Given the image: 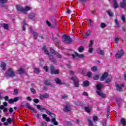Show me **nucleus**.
<instances>
[{
    "mask_svg": "<svg viewBox=\"0 0 126 126\" xmlns=\"http://www.w3.org/2000/svg\"><path fill=\"white\" fill-rule=\"evenodd\" d=\"M115 87L117 90V91H119V92H123V87H124V84H118V83H115Z\"/></svg>",
    "mask_w": 126,
    "mask_h": 126,
    "instance_id": "nucleus-8",
    "label": "nucleus"
},
{
    "mask_svg": "<svg viewBox=\"0 0 126 126\" xmlns=\"http://www.w3.org/2000/svg\"><path fill=\"white\" fill-rule=\"evenodd\" d=\"M50 52L51 53V54H54V55H57V54H58V52H57V51H55V50L52 48H50Z\"/></svg>",
    "mask_w": 126,
    "mask_h": 126,
    "instance_id": "nucleus-39",
    "label": "nucleus"
},
{
    "mask_svg": "<svg viewBox=\"0 0 126 126\" xmlns=\"http://www.w3.org/2000/svg\"><path fill=\"white\" fill-rule=\"evenodd\" d=\"M7 122L9 123V124H12V120H11V118H8L7 119Z\"/></svg>",
    "mask_w": 126,
    "mask_h": 126,
    "instance_id": "nucleus-48",
    "label": "nucleus"
},
{
    "mask_svg": "<svg viewBox=\"0 0 126 126\" xmlns=\"http://www.w3.org/2000/svg\"><path fill=\"white\" fill-rule=\"evenodd\" d=\"M30 110H31L32 111H33V112L35 113V114H36V113H37V110H36V109L33 108V107H31Z\"/></svg>",
    "mask_w": 126,
    "mask_h": 126,
    "instance_id": "nucleus-55",
    "label": "nucleus"
},
{
    "mask_svg": "<svg viewBox=\"0 0 126 126\" xmlns=\"http://www.w3.org/2000/svg\"><path fill=\"white\" fill-rule=\"evenodd\" d=\"M96 93H97V95L98 96H100V97H102V98H105L106 97V94L99 91H96Z\"/></svg>",
    "mask_w": 126,
    "mask_h": 126,
    "instance_id": "nucleus-21",
    "label": "nucleus"
},
{
    "mask_svg": "<svg viewBox=\"0 0 126 126\" xmlns=\"http://www.w3.org/2000/svg\"><path fill=\"white\" fill-rule=\"evenodd\" d=\"M36 107L37 108V109H38V110H39V111H42V110L43 111H45L46 114H47L48 115H49V116H51L52 114H53L54 113L53 112H51L50 111H49V110H48V109H47L46 108L43 107L42 108L41 107H42L40 104H38L36 105Z\"/></svg>",
    "mask_w": 126,
    "mask_h": 126,
    "instance_id": "nucleus-6",
    "label": "nucleus"
},
{
    "mask_svg": "<svg viewBox=\"0 0 126 126\" xmlns=\"http://www.w3.org/2000/svg\"><path fill=\"white\" fill-rule=\"evenodd\" d=\"M26 108H27L28 109H30V110L32 108V107L30 106V104H29V103H26L25 105Z\"/></svg>",
    "mask_w": 126,
    "mask_h": 126,
    "instance_id": "nucleus-42",
    "label": "nucleus"
},
{
    "mask_svg": "<svg viewBox=\"0 0 126 126\" xmlns=\"http://www.w3.org/2000/svg\"><path fill=\"white\" fill-rule=\"evenodd\" d=\"M71 80H72L74 82V85L75 87H79V80L75 78L74 77H72L70 78Z\"/></svg>",
    "mask_w": 126,
    "mask_h": 126,
    "instance_id": "nucleus-9",
    "label": "nucleus"
},
{
    "mask_svg": "<svg viewBox=\"0 0 126 126\" xmlns=\"http://www.w3.org/2000/svg\"><path fill=\"white\" fill-rule=\"evenodd\" d=\"M31 92H32V94H36V90H35V89L32 88L30 89Z\"/></svg>",
    "mask_w": 126,
    "mask_h": 126,
    "instance_id": "nucleus-40",
    "label": "nucleus"
},
{
    "mask_svg": "<svg viewBox=\"0 0 126 126\" xmlns=\"http://www.w3.org/2000/svg\"><path fill=\"white\" fill-rule=\"evenodd\" d=\"M43 69L45 72H48L49 71V68H48V66H44L43 67Z\"/></svg>",
    "mask_w": 126,
    "mask_h": 126,
    "instance_id": "nucleus-43",
    "label": "nucleus"
},
{
    "mask_svg": "<svg viewBox=\"0 0 126 126\" xmlns=\"http://www.w3.org/2000/svg\"><path fill=\"white\" fill-rule=\"evenodd\" d=\"M17 73L19 74H23L25 73V70L23 68H20L19 70H17Z\"/></svg>",
    "mask_w": 126,
    "mask_h": 126,
    "instance_id": "nucleus-19",
    "label": "nucleus"
},
{
    "mask_svg": "<svg viewBox=\"0 0 126 126\" xmlns=\"http://www.w3.org/2000/svg\"><path fill=\"white\" fill-rule=\"evenodd\" d=\"M109 76V74H108V72H105L100 77V81H104L107 77Z\"/></svg>",
    "mask_w": 126,
    "mask_h": 126,
    "instance_id": "nucleus-14",
    "label": "nucleus"
},
{
    "mask_svg": "<svg viewBox=\"0 0 126 126\" xmlns=\"http://www.w3.org/2000/svg\"><path fill=\"white\" fill-rule=\"evenodd\" d=\"M75 56L76 57H78V58H79L80 59H83V58H84V55L83 54H79L77 52L75 53Z\"/></svg>",
    "mask_w": 126,
    "mask_h": 126,
    "instance_id": "nucleus-29",
    "label": "nucleus"
},
{
    "mask_svg": "<svg viewBox=\"0 0 126 126\" xmlns=\"http://www.w3.org/2000/svg\"><path fill=\"white\" fill-rule=\"evenodd\" d=\"M42 118H43V119H47V115L43 114L42 115Z\"/></svg>",
    "mask_w": 126,
    "mask_h": 126,
    "instance_id": "nucleus-64",
    "label": "nucleus"
},
{
    "mask_svg": "<svg viewBox=\"0 0 126 126\" xmlns=\"http://www.w3.org/2000/svg\"><path fill=\"white\" fill-rule=\"evenodd\" d=\"M124 50L121 49L120 51H118V53L116 54L115 57L116 59H121L123 56H124Z\"/></svg>",
    "mask_w": 126,
    "mask_h": 126,
    "instance_id": "nucleus-11",
    "label": "nucleus"
},
{
    "mask_svg": "<svg viewBox=\"0 0 126 126\" xmlns=\"http://www.w3.org/2000/svg\"><path fill=\"white\" fill-rule=\"evenodd\" d=\"M9 112L10 114H12V112H13V108L12 107H11L9 109Z\"/></svg>",
    "mask_w": 126,
    "mask_h": 126,
    "instance_id": "nucleus-60",
    "label": "nucleus"
},
{
    "mask_svg": "<svg viewBox=\"0 0 126 126\" xmlns=\"http://www.w3.org/2000/svg\"><path fill=\"white\" fill-rule=\"evenodd\" d=\"M41 126H47V123L46 122H43L41 123Z\"/></svg>",
    "mask_w": 126,
    "mask_h": 126,
    "instance_id": "nucleus-56",
    "label": "nucleus"
},
{
    "mask_svg": "<svg viewBox=\"0 0 126 126\" xmlns=\"http://www.w3.org/2000/svg\"><path fill=\"white\" fill-rule=\"evenodd\" d=\"M16 7L18 11L22 12L26 15L27 14V11H29V10L31 9V7H30V6H26L25 8H24L23 7L20 5H17L16 6Z\"/></svg>",
    "mask_w": 126,
    "mask_h": 126,
    "instance_id": "nucleus-2",
    "label": "nucleus"
},
{
    "mask_svg": "<svg viewBox=\"0 0 126 126\" xmlns=\"http://www.w3.org/2000/svg\"><path fill=\"white\" fill-rule=\"evenodd\" d=\"M3 27L4 29H5L6 30H8L9 28V27L8 26V24H5V23L3 24Z\"/></svg>",
    "mask_w": 126,
    "mask_h": 126,
    "instance_id": "nucleus-35",
    "label": "nucleus"
},
{
    "mask_svg": "<svg viewBox=\"0 0 126 126\" xmlns=\"http://www.w3.org/2000/svg\"><path fill=\"white\" fill-rule=\"evenodd\" d=\"M85 110L87 113H90V109L88 107H85Z\"/></svg>",
    "mask_w": 126,
    "mask_h": 126,
    "instance_id": "nucleus-45",
    "label": "nucleus"
},
{
    "mask_svg": "<svg viewBox=\"0 0 126 126\" xmlns=\"http://www.w3.org/2000/svg\"><path fill=\"white\" fill-rule=\"evenodd\" d=\"M126 1H123V2L120 3V6L122 8H124V7H126Z\"/></svg>",
    "mask_w": 126,
    "mask_h": 126,
    "instance_id": "nucleus-32",
    "label": "nucleus"
},
{
    "mask_svg": "<svg viewBox=\"0 0 126 126\" xmlns=\"http://www.w3.org/2000/svg\"><path fill=\"white\" fill-rule=\"evenodd\" d=\"M4 100L6 101H8L9 104H13V103H15L16 102H18L19 101V99L21 100H23V97L22 96L16 97L14 98H11L9 99V97L8 96L6 95L4 97Z\"/></svg>",
    "mask_w": 126,
    "mask_h": 126,
    "instance_id": "nucleus-1",
    "label": "nucleus"
},
{
    "mask_svg": "<svg viewBox=\"0 0 126 126\" xmlns=\"http://www.w3.org/2000/svg\"><path fill=\"white\" fill-rule=\"evenodd\" d=\"M120 123L122 124L123 126H126V121L125 118H122L120 120Z\"/></svg>",
    "mask_w": 126,
    "mask_h": 126,
    "instance_id": "nucleus-25",
    "label": "nucleus"
},
{
    "mask_svg": "<svg viewBox=\"0 0 126 126\" xmlns=\"http://www.w3.org/2000/svg\"><path fill=\"white\" fill-rule=\"evenodd\" d=\"M33 72L36 74H39L40 73V69L37 67L34 68Z\"/></svg>",
    "mask_w": 126,
    "mask_h": 126,
    "instance_id": "nucleus-31",
    "label": "nucleus"
},
{
    "mask_svg": "<svg viewBox=\"0 0 126 126\" xmlns=\"http://www.w3.org/2000/svg\"><path fill=\"white\" fill-rule=\"evenodd\" d=\"M99 77L100 76L99 75H95L94 76L93 78L94 80H98Z\"/></svg>",
    "mask_w": 126,
    "mask_h": 126,
    "instance_id": "nucleus-38",
    "label": "nucleus"
},
{
    "mask_svg": "<svg viewBox=\"0 0 126 126\" xmlns=\"http://www.w3.org/2000/svg\"><path fill=\"white\" fill-rule=\"evenodd\" d=\"M104 87V85L102 84H99L96 85V89L97 90H101Z\"/></svg>",
    "mask_w": 126,
    "mask_h": 126,
    "instance_id": "nucleus-26",
    "label": "nucleus"
},
{
    "mask_svg": "<svg viewBox=\"0 0 126 126\" xmlns=\"http://www.w3.org/2000/svg\"><path fill=\"white\" fill-rule=\"evenodd\" d=\"M106 12L111 17H113V16H114V14H113V12H111L110 10H108L106 11Z\"/></svg>",
    "mask_w": 126,
    "mask_h": 126,
    "instance_id": "nucleus-36",
    "label": "nucleus"
},
{
    "mask_svg": "<svg viewBox=\"0 0 126 126\" xmlns=\"http://www.w3.org/2000/svg\"><path fill=\"white\" fill-rule=\"evenodd\" d=\"M78 51L79 53H83V51H84V47L83 46H80L78 49Z\"/></svg>",
    "mask_w": 126,
    "mask_h": 126,
    "instance_id": "nucleus-34",
    "label": "nucleus"
},
{
    "mask_svg": "<svg viewBox=\"0 0 126 126\" xmlns=\"http://www.w3.org/2000/svg\"><path fill=\"white\" fill-rule=\"evenodd\" d=\"M96 51L98 55H100V56H104V55H105V50H101V48L99 47L96 49Z\"/></svg>",
    "mask_w": 126,
    "mask_h": 126,
    "instance_id": "nucleus-15",
    "label": "nucleus"
},
{
    "mask_svg": "<svg viewBox=\"0 0 126 126\" xmlns=\"http://www.w3.org/2000/svg\"><path fill=\"white\" fill-rule=\"evenodd\" d=\"M100 27L103 29L105 27H107V25L105 23H102L100 25Z\"/></svg>",
    "mask_w": 126,
    "mask_h": 126,
    "instance_id": "nucleus-41",
    "label": "nucleus"
},
{
    "mask_svg": "<svg viewBox=\"0 0 126 126\" xmlns=\"http://www.w3.org/2000/svg\"><path fill=\"white\" fill-rule=\"evenodd\" d=\"M46 23L47 24V25H48V26H51V23L49 21H46Z\"/></svg>",
    "mask_w": 126,
    "mask_h": 126,
    "instance_id": "nucleus-63",
    "label": "nucleus"
},
{
    "mask_svg": "<svg viewBox=\"0 0 126 126\" xmlns=\"http://www.w3.org/2000/svg\"><path fill=\"white\" fill-rule=\"evenodd\" d=\"M91 32H90V31H89L87 32H85V34H83L84 35V38L85 39H86V38H87V37H88V36H89V35H90Z\"/></svg>",
    "mask_w": 126,
    "mask_h": 126,
    "instance_id": "nucleus-30",
    "label": "nucleus"
},
{
    "mask_svg": "<svg viewBox=\"0 0 126 126\" xmlns=\"http://www.w3.org/2000/svg\"><path fill=\"white\" fill-rule=\"evenodd\" d=\"M36 16V14H35V13H31L29 15V18L30 19H33V18H35V17Z\"/></svg>",
    "mask_w": 126,
    "mask_h": 126,
    "instance_id": "nucleus-24",
    "label": "nucleus"
},
{
    "mask_svg": "<svg viewBox=\"0 0 126 126\" xmlns=\"http://www.w3.org/2000/svg\"><path fill=\"white\" fill-rule=\"evenodd\" d=\"M91 76H92V73L91 72H89L88 73V77L90 78V77H91Z\"/></svg>",
    "mask_w": 126,
    "mask_h": 126,
    "instance_id": "nucleus-61",
    "label": "nucleus"
},
{
    "mask_svg": "<svg viewBox=\"0 0 126 126\" xmlns=\"http://www.w3.org/2000/svg\"><path fill=\"white\" fill-rule=\"evenodd\" d=\"M42 51H43L44 54L45 55H47V56H49V61L50 62H52V63H57L58 61H57L56 59H55V58L53 57L52 55H50V53H49V51H48V49H47V47L46 46H44L42 49Z\"/></svg>",
    "mask_w": 126,
    "mask_h": 126,
    "instance_id": "nucleus-3",
    "label": "nucleus"
},
{
    "mask_svg": "<svg viewBox=\"0 0 126 126\" xmlns=\"http://www.w3.org/2000/svg\"><path fill=\"white\" fill-rule=\"evenodd\" d=\"M33 101L34 103H35L36 104H38V103H39L40 102V100L38 98H34L33 100Z\"/></svg>",
    "mask_w": 126,
    "mask_h": 126,
    "instance_id": "nucleus-44",
    "label": "nucleus"
},
{
    "mask_svg": "<svg viewBox=\"0 0 126 126\" xmlns=\"http://www.w3.org/2000/svg\"><path fill=\"white\" fill-rule=\"evenodd\" d=\"M50 117H51L52 118L51 122H52V123H54V125L55 126H58L59 122H58V121H57V120H56V114L53 113V114L50 115Z\"/></svg>",
    "mask_w": 126,
    "mask_h": 126,
    "instance_id": "nucleus-10",
    "label": "nucleus"
},
{
    "mask_svg": "<svg viewBox=\"0 0 126 126\" xmlns=\"http://www.w3.org/2000/svg\"><path fill=\"white\" fill-rule=\"evenodd\" d=\"M0 66L2 70H5V69L6 68V64L4 62H1Z\"/></svg>",
    "mask_w": 126,
    "mask_h": 126,
    "instance_id": "nucleus-23",
    "label": "nucleus"
},
{
    "mask_svg": "<svg viewBox=\"0 0 126 126\" xmlns=\"http://www.w3.org/2000/svg\"><path fill=\"white\" fill-rule=\"evenodd\" d=\"M102 124L103 126H107V121L105 120L103 122H102Z\"/></svg>",
    "mask_w": 126,
    "mask_h": 126,
    "instance_id": "nucleus-57",
    "label": "nucleus"
},
{
    "mask_svg": "<svg viewBox=\"0 0 126 126\" xmlns=\"http://www.w3.org/2000/svg\"><path fill=\"white\" fill-rule=\"evenodd\" d=\"M92 45H93V40H91L90 42V44L89 45V47L90 48H91V47H92Z\"/></svg>",
    "mask_w": 126,
    "mask_h": 126,
    "instance_id": "nucleus-58",
    "label": "nucleus"
},
{
    "mask_svg": "<svg viewBox=\"0 0 126 126\" xmlns=\"http://www.w3.org/2000/svg\"><path fill=\"white\" fill-rule=\"evenodd\" d=\"M94 51V49H93V48H89V51H88V52H89V53H93Z\"/></svg>",
    "mask_w": 126,
    "mask_h": 126,
    "instance_id": "nucleus-53",
    "label": "nucleus"
},
{
    "mask_svg": "<svg viewBox=\"0 0 126 126\" xmlns=\"http://www.w3.org/2000/svg\"><path fill=\"white\" fill-rule=\"evenodd\" d=\"M32 34L33 35V37L34 38V40H37V38L39 36V34L35 32V31L32 32Z\"/></svg>",
    "mask_w": 126,
    "mask_h": 126,
    "instance_id": "nucleus-28",
    "label": "nucleus"
},
{
    "mask_svg": "<svg viewBox=\"0 0 126 126\" xmlns=\"http://www.w3.org/2000/svg\"><path fill=\"white\" fill-rule=\"evenodd\" d=\"M8 0H0V5L1 7L4 8H7V6L5 5L6 3H7Z\"/></svg>",
    "mask_w": 126,
    "mask_h": 126,
    "instance_id": "nucleus-12",
    "label": "nucleus"
},
{
    "mask_svg": "<svg viewBox=\"0 0 126 126\" xmlns=\"http://www.w3.org/2000/svg\"><path fill=\"white\" fill-rule=\"evenodd\" d=\"M110 116V106H108L107 108V117Z\"/></svg>",
    "mask_w": 126,
    "mask_h": 126,
    "instance_id": "nucleus-54",
    "label": "nucleus"
},
{
    "mask_svg": "<svg viewBox=\"0 0 126 126\" xmlns=\"http://www.w3.org/2000/svg\"><path fill=\"white\" fill-rule=\"evenodd\" d=\"M121 19L122 21H123L124 23L126 22V17L125 16V15L122 16Z\"/></svg>",
    "mask_w": 126,
    "mask_h": 126,
    "instance_id": "nucleus-47",
    "label": "nucleus"
},
{
    "mask_svg": "<svg viewBox=\"0 0 126 126\" xmlns=\"http://www.w3.org/2000/svg\"><path fill=\"white\" fill-rule=\"evenodd\" d=\"M83 87H87L88 86H89V84H90V82L88 80L84 81L83 83Z\"/></svg>",
    "mask_w": 126,
    "mask_h": 126,
    "instance_id": "nucleus-22",
    "label": "nucleus"
},
{
    "mask_svg": "<svg viewBox=\"0 0 126 126\" xmlns=\"http://www.w3.org/2000/svg\"><path fill=\"white\" fill-rule=\"evenodd\" d=\"M50 69L51 74H59V73H60V71L58 70H54L55 66H51L50 67Z\"/></svg>",
    "mask_w": 126,
    "mask_h": 126,
    "instance_id": "nucleus-13",
    "label": "nucleus"
},
{
    "mask_svg": "<svg viewBox=\"0 0 126 126\" xmlns=\"http://www.w3.org/2000/svg\"><path fill=\"white\" fill-rule=\"evenodd\" d=\"M115 22L116 24V27H117V28L120 27V24L119 23V20H118V19H115Z\"/></svg>",
    "mask_w": 126,
    "mask_h": 126,
    "instance_id": "nucleus-37",
    "label": "nucleus"
},
{
    "mask_svg": "<svg viewBox=\"0 0 126 126\" xmlns=\"http://www.w3.org/2000/svg\"><path fill=\"white\" fill-rule=\"evenodd\" d=\"M49 94L47 93L39 95V98L40 100H43L44 98H49Z\"/></svg>",
    "mask_w": 126,
    "mask_h": 126,
    "instance_id": "nucleus-16",
    "label": "nucleus"
},
{
    "mask_svg": "<svg viewBox=\"0 0 126 126\" xmlns=\"http://www.w3.org/2000/svg\"><path fill=\"white\" fill-rule=\"evenodd\" d=\"M18 90L14 89L13 95H18Z\"/></svg>",
    "mask_w": 126,
    "mask_h": 126,
    "instance_id": "nucleus-46",
    "label": "nucleus"
},
{
    "mask_svg": "<svg viewBox=\"0 0 126 126\" xmlns=\"http://www.w3.org/2000/svg\"><path fill=\"white\" fill-rule=\"evenodd\" d=\"M57 57L58 58V59H62L63 58V56L62 55L60 54L59 53L57 52Z\"/></svg>",
    "mask_w": 126,
    "mask_h": 126,
    "instance_id": "nucleus-50",
    "label": "nucleus"
},
{
    "mask_svg": "<svg viewBox=\"0 0 126 126\" xmlns=\"http://www.w3.org/2000/svg\"><path fill=\"white\" fill-rule=\"evenodd\" d=\"M93 120L94 121L97 122V121H98V117L96 116H93Z\"/></svg>",
    "mask_w": 126,
    "mask_h": 126,
    "instance_id": "nucleus-51",
    "label": "nucleus"
},
{
    "mask_svg": "<svg viewBox=\"0 0 126 126\" xmlns=\"http://www.w3.org/2000/svg\"><path fill=\"white\" fill-rule=\"evenodd\" d=\"M26 103L25 102H22L21 103L20 107H25Z\"/></svg>",
    "mask_w": 126,
    "mask_h": 126,
    "instance_id": "nucleus-59",
    "label": "nucleus"
},
{
    "mask_svg": "<svg viewBox=\"0 0 126 126\" xmlns=\"http://www.w3.org/2000/svg\"><path fill=\"white\" fill-rule=\"evenodd\" d=\"M68 95L67 94H63L62 95V99H67Z\"/></svg>",
    "mask_w": 126,
    "mask_h": 126,
    "instance_id": "nucleus-52",
    "label": "nucleus"
},
{
    "mask_svg": "<svg viewBox=\"0 0 126 126\" xmlns=\"http://www.w3.org/2000/svg\"><path fill=\"white\" fill-rule=\"evenodd\" d=\"M113 5L114 8H118L119 7V4H118V1L117 0H113Z\"/></svg>",
    "mask_w": 126,
    "mask_h": 126,
    "instance_id": "nucleus-27",
    "label": "nucleus"
},
{
    "mask_svg": "<svg viewBox=\"0 0 126 126\" xmlns=\"http://www.w3.org/2000/svg\"><path fill=\"white\" fill-rule=\"evenodd\" d=\"M66 13H67V14H70V13H71V11L70 10V9H68L67 10Z\"/></svg>",
    "mask_w": 126,
    "mask_h": 126,
    "instance_id": "nucleus-62",
    "label": "nucleus"
},
{
    "mask_svg": "<svg viewBox=\"0 0 126 126\" xmlns=\"http://www.w3.org/2000/svg\"><path fill=\"white\" fill-rule=\"evenodd\" d=\"M98 69H99V67L97 65L93 66L91 68V70L93 72H96V71H97Z\"/></svg>",
    "mask_w": 126,
    "mask_h": 126,
    "instance_id": "nucleus-17",
    "label": "nucleus"
},
{
    "mask_svg": "<svg viewBox=\"0 0 126 126\" xmlns=\"http://www.w3.org/2000/svg\"><path fill=\"white\" fill-rule=\"evenodd\" d=\"M45 85L46 86H50L52 85V82H51V80L50 79H46L44 81V82Z\"/></svg>",
    "mask_w": 126,
    "mask_h": 126,
    "instance_id": "nucleus-18",
    "label": "nucleus"
},
{
    "mask_svg": "<svg viewBox=\"0 0 126 126\" xmlns=\"http://www.w3.org/2000/svg\"><path fill=\"white\" fill-rule=\"evenodd\" d=\"M87 121L89 123V126H93V122L91 121V118H88Z\"/></svg>",
    "mask_w": 126,
    "mask_h": 126,
    "instance_id": "nucleus-33",
    "label": "nucleus"
},
{
    "mask_svg": "<svg viewBox=\"0 0 126 126\" xmlns=\"http://www.w3.org/2000/svg\"><path fill=\"white\" fill-rule=\"evenodd\" d=\"M63 42L66 44H71L72 43V38L70 36H67V35H64L63 36Z\"/></svg>",
    "mask_w": 126,
    "mask_h": 126,
    "instance_id": "nucleus-5",
    "label": "nucleus"
},
{
    "mask_svg": "<svg viewBox=\"0 0 126 126\" xmlns=\"http://www.w3.org/2000/svg\"><path fill=\"white\" fill-rule=\"evenodd\" d=\"M111 81H112V79L111 78H108L107 79L106 81H105V83L107 84H109V83H110V82H111Z\"/></svg>",
    "mask_w": 126,
    "mask_h": 126,
    "instance_id": "nucleus-49",
    "label": "nucleus"
},
{
    "mask_svg": "<svg viewBox=\"0 0 126 126\" xmlns=\"http://www.w3.org/2000/svg\"><path fill=\"white\" fill-rule=\"evenodd\" d=\"M55 81L57 84H59V85H62L63 84V83L62 82V80L60 79L59 78H57L55 79Z\"/></svg>",
    "mask_w": 126,
    "mask_h": 126,
    "instance_id": "nucleus-20",
    "label": "nucleus"
},
{
    "mask_svg": "<svg viewBox=\"0 0 126 126\" xmlns=\"http://www.w3.org/2000/svg\"><path fill=\"white\" fill-rule=\"evenodd\" d=\"M72 107L70 105V104L69 102H66V105L63 109V112L65 113H67L68 112H70L71 111Z\"/></svg>",
    "mask_w": 126,
    "mask_h": 126,
    "instance_id": "nucleus-7",
    "label": "nucleus"
},
{
    "mask_svg": "<svg viewBox=\"0 0 126 126\" xmlns=\"http://www.w3.org/2000/svg\"><path fill=\"white\" fill-rule=\"evenodd\" d=\"M5 75L7 77H15L16 74L13 71L12 68H9L5 73Z\"/></svg>",
    "mask_w": 126,
    "mask_h": 126,
    "instance_id": "nucleus-4",
    "label": "nucleus"
}]
</instances>
